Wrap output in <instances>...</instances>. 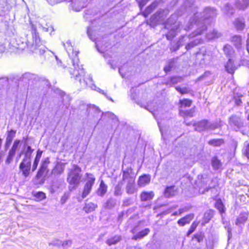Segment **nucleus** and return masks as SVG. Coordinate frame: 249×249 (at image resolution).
Here are the masks:
<instances>
[{
	"mask_svg": "<svg viewBox=\"0 0 249 249\" xmlns=\"http://www.w3.org/2000/svg\"><path fill=\"white\" fill-rule=\"evenodd\" d=\"M193 104V101L188 98L180 99L178 102V105L180 109L183 108L190 107Z\"/></svg>",
	"mask_w": 249,
	"mask_h": 249,
	"instance_id": "a211bd4d",
	"label": "nucleus"
},
{
	"mask_svg": "<svg viewBox=\"0 0 249 249\" xmlns=\"http://www.w3.org/2000/svg\"><path fill=\"white\" fill-rule=\"evenodd\" d=\"M12 140H13V139L6 137L5 143V146L6 147H8L9 146L10 144H11Z\"/></svg>",
	"mask_w": 249,
	"mask_h": 249,
	"instance_id": "49530a36",
	"label": "nucleus"
},
{
	"mask_svg": "<svg viewBox=\"0 0 249 249\" xmlns=\"http://www.w3.org/2000/svg\"><path fill=\"white\" fill-rule=\"evenodd\" d=\"M211 162L213 167L215 170L219 169L222 165L220 160H219L216 156L213 157L212 159Z\"/></svg>",
	"mask_w": 249,
	"mask_h": 249,
	"instance_id": "393cba45",
	"label": "nucleus"
},
{
	"mask_svg": "<svg viewBox=\"0 0 249 249\" xmlns=\"http://www.w3.org/2000/svg\"><path fill=\"white\" fill-rule=\"evenodd\" d=\"M72 241L71 240H65L61 243V246L63 247H69L71 245Z\"/></svg>",
	"mask_w": 249,
	"mask_h": 249,
	"instance_id": "c03bdc74",
	"label": "nucleus"
},
{
	"mask_svg": "<svg viewBox=\"0 0 249 249\" xmlns=\"http://www.w3.org/2000/svg\"><path fill=\"white\" fill-rule=\"evenodd\" d=\"M134 183L127 184L126 187V192L129 195L133 194L136 192V190L134 187Z\"/></svg>",
	"mask_w": 249,
	"mask_h": 249,
	"instance_id": "7c9ffc66",
	"label": "nucleus"
},
{
	"mask_svg": "<svg viewBox=\"0 0 249 249\" xmlns=\"http://www.w3.org/2000/svg\"><path fill=\"white\" fill-rule=\"evenodd\" d=\"M82 169L78 165L74 164L68 173L67 181L73 188H75L80 184L81 178Z\"/></svg>",
	"mask_w": 249,
	"mask_h": 249,
	"instance_id": "f03ea898",
	"label": "nucleus"
},
{
	"mask_svg": "<svg viewBox=\"0 0 249 249\" xmlns=\"http://www.w3.org/2000/svg\"><path fill=\"white\" fill-rule=\"evenodd\" d=\"M247 51L248 52V53H249V40H248L247 41Z\"/></svg>",
	"mask_w": 249,
	"mask_h": 249,
	"instance_id": "603ef678",
	"label": "nucleus"
},
{
	"mask_svg": "<svg viewBox=\"0 0 249 249\" xmlns=\"http://www.w3.org/2000/svg\"><path fill=\"white\" fill-rule=\"evenodd\" d=\"M229 123L231 125H234L238 127L241 125V118L235 115H231L229 118Z\"/></svg>",
	"mask_w": 249,
	"mask_h": 249,
	"instance_id": "f3484780",
	"label": "nucleus"
},
{
	"mask_svg": "<svg viewBox=\"0 0 249 249\" xmlns=\"http://www.w3.org/2000/svg\"><path fill=\"white\" fill-rule=\"evenodd\" d=\"M114 195L115 196H119L121 194V188L119 186H117L115 188L114 191Z\"/></svg>",
	"mask_w": 249,
	"mask_h": 249,
	"instance_id": "a18cd8bd",
	"label": "nucleus"
},
{
	"mask_svg": "<svg viewBox=\"0 0 249 249\" xmlns=\"http://www.w3.org/2000/svg\"><path fill=\"white\" fill-rule=\"evenodd\" d=\"M231 41L233 42L235 46L240 45L242 41L241 37L239 36H232Z\"/></svg>",
	"mask_w": 249,
	"mask_h": 249,
	"instance_id": "2f4dec72",
	"label": "nucleus"
},
{
	"mask_svg": "<svg viewBox=\"0 0 249 249\" xmlns=\"http://www.w3.org/2000/svg\"><path fill=\"white\" fill-rule=\"evenodd\" d=\"M195 214L193 213L188 214L184 217L178 220L177 223L179 226L183 227L185 225L189 224L194 218Z\"/></svg>",
	"mask_w": 249,
	"mask_h": 249,
	"instance_id": "9d476101",
	"label": "nucleus"
},
{
	"mask_svg": "<svg viewBox=\"0 0 249 249\" xmlns=\"http://www.w3.org/2000/svg\"><path fill=\"white\" fill-rule=\"evenodd\" d=\"M198 223L196 221H194L189 229L188 230L187 232V236H189L192 233H193L196 229L197 227L198 226Z\"/></svg>",
	"mask_w": 249,
	"mask_h": 249,
	"instance_id": "c756f323",
	"label": "nucleus"
},
{
	"mask_svg": "<svg viewBox=\"0 0 249 249\" xmlns=\"http://www.w3.org/2000/svg\"><path fill=\"white\" fill-rule=\"evenodd\" d=\"M150 229L148 228H146L140 231H139L138 233L134 235L132 237V239L134 240H137L138 239H141L147 235L150 232Z\"/></svg>",
	"mask_w": 249,
	"mask_h": 249,
	"instance_id": "412c9836",
	"label": "nucleus"
},
{
	"mask_svg": "<svg viewBox=\"0 0 249 249\" xmlns=\"http://www.w3.org/2000/svg\"><path fill=\"white\" fill-rule=\"evenodd\" d=\"M209 122L207 120H201L194 124L196 131L201 132L207 128Z\"/></svg>",
	"mask_w": 249,
	"mask_h": 249,
	"instance_id": "9b49d317",
	"label": "nucleus"
},
{
	"mask_svg": "<svg viewBox=\"0 0 249 249\" xmlns=\"http://www.w3.org/2000/svg\"><path fill=\"white\" fill-rule=\"evenodd\" d=\"M225 143L224 140L223 139H212L208 142V143L213 147H220Z\"/></svg>",
	"mask_w": 249,
	"mask_h": 249,
	"instance_id": "6ab92c4d",
	"label": "nucleus"
},
{
	"mask_svg": "<svg viewBox=\"0 0 249 249\" xmlns=\"http://www.w3.org/2000/svg\"><path fill=\"white\" fill-rule=\"evenodd\" d=\"M195 45L196 44L193 42L187 43L185 46V49L187 50H190L191 48H193Z\"/></svg>",
	"mask_w": 249,
	"mask_h": 249,
	"instance_id": "09e8293b",
	"label": "nucleus"
},
{
	"mask_svg": "<svg viewBox=\"0 0 249 249\" xmlns=\"http://www.w3.org/2000/svg\"><path fill=\"white\" fill-rule=\"evenodd\" d=\"M31 160L30 158H23L19 165V169L24 178L29 177L32 171Z\"/></svg>",
	"mask_w": 249,
	"mask_h": 249,
	"instance_id": "20e7f679",
	"label": "nucleus"
},
{
	"mask_svg": "<svg viewBox=\"0 0 249 249\" xmlns=\"http://www.w3.org/2000/svg\"><path fill=\"white\" fill-rule=\"evenodd\" d=\"M195 110L193 108L188 110L179 109V115L183 118H191L194 116Z\"/></svg>",
	"mask_w": 249,
	"mask_h": 249,
	"instance_id": "dca6fc26",
	"label": "nucleus"
},
{
	"mask_svg": "<svg viewBox=\"0 0 249 249\" xmlns=\"http://www.w3.org/2000/svg\"><path fill=\"white\" fill-rule=\"evenodd\" d=\"M214 215V211L210 209L205 212L202 217V225L208 223L212 219Z\"/></svg>",
	"mask_w": 249,
	"mask_h": 249,
	"instance_id": "ddd939ff",
	"label": "nucleus"
},
{
	"mask_svg": "<svg viewBox=\"0 0 249 249\" xmlns=\"http://www.w3.org/2000/svg\"><path fill=\"white\" fill-rule=\"evenodd\" d=\"M249 213L247 212H241L237 217L235 221L236 225H240L244 224L248 220Z\"/></svg>",
	"mask_w": 249,
	"mask_h": 249,
	"instance_id": "4468645a",
	"label": "nucleus"
},
{
	"mask_svg": "<svg viewBox=\"0 0 249 249\" xmlns=\"http://www.w3.org/2000/svg\"><path fill=\"white\" fill-rule=\"evenodd\" d=\"M208 175L200 174L198 176L197 178L202 184H205V179L207 178Z\"/></svg>",
	"mask_w": 249,
	"mask_h": 249,
	"instance_id": "ea45409f",
	"label": "nucleus"
},
{
	"mask_svg": "<svg viewBox=\"0 0 249 249\" xmlns=\"http://www.w3.org/2000/svg\"><path fill=\"white\" fill-rule=\"evenodd\" d=\"M50 163V159L47 157L41 160L40 166L37 170L35 178L37 180L44 178L48 174V166Z\"/></svg>",
	"mask_w": 249,
	"mask_h": 249,
	"instance_id": "7ed1b4c3",
	"label": "nucleus"
},
{
	"mask_svg": "<svg viewBox=\"0 0 249 249\" xmlns=\"http://www.w3.org/2000/svg\"><path fill=\"white\" fill-rule=\"evenodd\" d=\"M87 80H89V81H92V79L90 78H86Z\"/></svg>",
	"mask_w": 249,
	"mask_h": 249,
	"instance_id": "5fc2aeb1",
	"label": "nucleus"
},
{
	"mask_svg": "<svg viewBox=\"0 0 249 249\" xmlns=\"http://www.w3.org/2000/svg\"><path fill=\"white\" fill-rule=\"evenodd\" d=\"M42 153H43V151L38 149L36 151V154L35 157L40 159L41 158Z\"/></svg>",
	"mask_w": 249,
	"mask_h": 249,
	"instance_id": "3c124183",
	"label": "nucleus"
},
{
	"mask_svg": "<svg viewBox=\"0 0 249 249\" xmlns=\"http://www.w3.org/2000/svg\"><path fill=\"white\" fill-rule=\"evenodd\" d=\"M2 142V140L0 138V149H1Z\"/></svg>",
	"mask_w": 249,
	"mask_h": 249,
	"instance_id": "864d4df0",
	"label": "nucleus"
},
{
	"mask_svg": "<svg viewBox=\"0 0 249 249\" xmlns=\"http://www.w3.org/2000/svg\"><path fill=\"white\" fill-rule=\"evenodd\" d=\"M40 160V159L37 158L36 157L35 158L32 168V171L33 172H34L36 169Z\"/></svg>",
	"mask_w": 249,
	"mask_h": 249,
	"instance_id": "e433bc0d",
	"label": "nucleus"
},
{
	"mask_svg": "<svg viewBox=\"0 0 249 249\" xmlns=\"http://www.w3.org/2000/svg\"><path fill=\"white\" fill-rule=\"evenodd\" d=\"M225 69L228 73L233 75L237 68L234 65L233 61L231 59H229L225 65Z\"/></svg>",
	"mask_w": 249,
	"mask_h": 249,
	"instance_id": "2eb2a0df",
	"label": "nucleus"
},
{
	"mask_svg": "<svg viewBox=\"0 0 249 249\" xmlns=\"http://www.w3.org/2000/svg\"><path fill=\"white\" fill-rule=\"evenodd\" d=\"M248 119L249 120V116L248 117Z\"/></svg>",
	"mask_w": 249,
	"mask_h": 249,
	"instance_id": "e2e57ef3",
	"label": "nucleus"
},
{
	"mask_svg": "<svg viewBox=\"0 0 249 249\" xmlns=\"http://www.w3.org/2000/svg\"><path fill=\"white\" fill-rule=\"evenodd\" d=\"M249 6V0H242L238 4V8L240 10H245Z\"/></svg>",
	"mask_w": 249,
	"mask_h": 249,
	"instance_id": "bb28decb",
	"label": "nucleus"
},
{
	"mask_svg": "<svg viewBox=\"0 0 249 249\" xmlns=\"http://www.w3.org/2000/svg\"><path fill=\"white\" fill-rule=\"evenodd\" d=\"M95 178H90L84 185L82 194V198L86 197L91 192L93 185L95 182Z\"/></svg>",
	"mask_w": 249,
	"mask_h": 249,
	"instance_id": "423d86ee",
	"label": "nucleus"
},
{
	"mask_svg": "<svg viewBox=\"0 0 249 249\" xmlns=\"http://www.w3.org/2000/svg\"><path fill=\"white\" fill-rule=\"evenodd\" d=\"M241 96L242 95L239 96L238 97L234 96L233 98L235 104L237 106H240L242 105V101L240 99Z\"/></svg>",
	"mask_w": 249,
	"mask_h": 249,
	"instance_id": "4c0bfd02",
	"label": "nucleus"
},
{
	"mask_svg": "<svg viewBox=\"0 0 249 249\" xmlns=\"http://www.w3.org/2000/svg\"><path fill=\"white\" fill-rule=\"evenodd\" d=\"M193 239H195L198 243L202 242L203 240V236L199 234H195L193 235Z\"/></svg>",
	"mask_w": 249,
	"mask_h": 249,
	"instance_id": "58836bf2",
	"label": "nucleus"
},
{
	"mask_svg": "<svg viewBox=\"0 0 249 249\" xmlns=\"http://www.w3.org/2000/svg\"><path fill=\"white\" fill-rule=\"evenodd\" d=\"M173 78H174V77H172L171 78V79H173Z\"/></svg>",
	"mask_w": 249,
	"mask_h": 249,
	"instance_id": "680f3d73",
	"label": "nucleus"
},
{
	"mask_svg": "<svg viewBox=\"0 0 249 249\" xmlns=\"http://www.w3.org/2000/svg\"><path fill=\"white\" fill-rule=\"evenodd\" d=\"M32 36L36 46H39V43L41 44L39 34L36 30L32 33Z\"/></svg>",
	"mask_w": 249,
	"mask_h": 249,
	"instance_id": "c85d7f7f",
	"label": "nucleus"
},
{
	"mask_svg": "<svg viewBox=\"0 0 249 249\" xmlns=\"http://www.w3.org/2000/svg\"><path fill=\"white\" fill-rule=\"evenodd\" d=\"M244 155L247 157L248 159H249V143L246 146L244 151Z\"/></svg>",
	"mask_w": 249,
	"mask_h": 249,
	"instance_id": "de8ad7c7",
	"label": "nucleus"
},
{
	"mask_svg": "<svg viewBox=\"0 0 249 249\" xmlns=\"http://www.w3.org/2000/svg\"><path fill=\"white\" fill-rule=\"evenodd\" d=\"M176 90L180 94L184 95L189 93V91L187 88H181L179 87H176Z\"/></svg>",
	"mask_w": 249,
	"mask_h": 249,
	"instance_id": "72a5a7b5",
	"label": "nucleus"
},
{
	"mask_svg": "<svg viewBox=\"0 0 249 249\" xmlns=\"http://www.w3.org/2000/svg\"><path fill=\"white\" fill-rule=\"evenodd\" d=\"M20 141L19 140H16L14 142L13 144L11 147V148L9 151V152H11L13 154H16V151L18 149V145L20 143Z\"/></svg>",
	"mask_w": 249,
	"mask_h": 249,
	"instance_id": "cd10ccee",
	"label": "nucleus"
},
{
	"mask_svg": "<svg viewBox=\"0 0 249 249\" xmlns=\"http://www.w3.org/2000/svg\"><path fill=\"white\" fill-rule=\"evenodd\" d=\"M33 196L37 201H40L46 198L45 193L42 191H38L33 194Z\"/></svg>",
	"mask_w": 249,
	"mask_h": 249,
	"instance_id": "a878e982",
	"label": "nucleus"
},
{
	"mask_svg": "<svg viewBox=\"0 0 249 249\" xmlns=\"http://www.w3.org/2000/svg\"><path fill=\"white\" fill-rule=\"evenodd\" d=\"M142 202H147L151 201L155 197V193L153 191H142L140 195Z\"/></svg>",
	"mask_w": 249,
	"mask_h": 249,
	"instance_id": "1a4fd4ad",
	"label": "nucleus"
},
{
	"mask_svg": "<svg viewBox=\"0 0 249 249\" xmlns=\"http://www.w3.org/2000/svg\"><path fill=\"white\" fill-rule=\"evenodd\" d=\"M107 189V185L103 181H101L99 187L97 190L98 194L100 196H103L106 193Z\"/></svg>",
	"mask_w": 249,
	"mask_h": 249,
	"instance_id": "b1692460",
	"label": "nucleus"
},
{
	"mask_svg": "<svg viewBox=\"0 0 249 249\" xmlns=\"http://www.w3.org/2000/svg\"><path fill=\"white\" fill-rule=\"evenodd\" d=\"M211 189V187L208 188V189H207V190H209V189Z\"/></svg>",
	"mask_w": 249,
	"mask_h": 249,
	"instance_id": "6e6d98bb",
	"label": "nucleus"
},
{
	"mask_svg": "<svg viewBox=\"0 0 249 249\" xmlns=\"http://www.w3.org/2000/svg\"><path fill=\"white\" fill-rule=\"evenodd\" d=\"M211 189V187L208 188V189H207V190H209V189Z\"/></svg>",
	"mask_w": 249,
	"mask_h": 249,
	"instance_id": "4d7b16f0",
	"label": "nucleus"
},
{
	"mask_svg": "<svg viewBox=\"0 0 249 249\" xmlns=\"http://www.w3.org/2000/svg\"><path fill=\"white\" fill-rule=\"evenodd\" d=\"M158 2L156 1L152 2L150 5L147 6L145 10L142 12V15L145 18L151 14L158 6Z\"/></svg>",
	"mask_w": 249,
	"mask_h": 249,
	"instance_id": "f8f14e48",
	"label": "nucleus"
},
{
	"mask_svg": "<svg viewBox=\"0 0 249 249\" xmlns=\"http://www.w3.org/2000/svg\"><path fill=\"white\" fill-rule=\"evenodd\" d=\"M167 39H169V38H168V36H167Z\"/></svg>",
	"mask_w": 249,
	"mask_h": 249,
	"instance_id": "052dcab7",
	"label": "nucleus"
},
{
	"mask_svg": "<svg viewBox=\"0 0 249 249\" xmlns=\"http://www.w3.org/2000/svg\"><path fill=\"white\" fill-rule=\"evenodd\" d=\"M173 67V66L171 64H169L164 67V71L166 73L170 72L172 70Z\"/></svg>",
	"mask_w": 249,
	"mask_h": 249,
	"instance_id": "37998d69",
	"label": "nucleus"
},
{
	"mask_svg": "<svg viewBox=\"0 0 249 249\" xmlns=\"http://www.w3.org/2000/svg\"><path fill=\"white\" fill-rule=\"evenodd\" d=\"M16 134V130L11 129L7 131V137L13 139L15 137Z\"/></svg>",
	"mask_w": 249,
	"mask_h": 249,
	"instance_id": "a19ab883",
	"label": "nucleus"
},
{
	"mask_svg": "<svg viewBox=\"0 0 249 249\" xmlns=\"http://www.w3.org/2000/svg\"><path fill=\"white\" fill-rule=\"evenodd\" d=\"M69 197V195L67 193H65L61 197L60 201L62 204H64L66 202Z\"/></svg>",
	"mask_w": 249,
	"mask_h": 249,
	"instance_id": "79ce46f5",
	"label": "nucleus"
},
{
	"mask_svg": "<svg viewBox=\"0 0 249 249\" xmlns=\"http://www.w3.org/2000/svg\"><path fill=\"white\" fill-rule=\"evenodd\" d=\"M178 192V189L175 185H171L165 188L163 194L165 197L172 198L176 196Z\"/></svg>",
	"mask_w": 249,
	"mask_h": 249,
	"instance_id": "39448f33",
	"label": "nucleus"
},
{
	"mask_svg": "<svg viewBox=\"0 0 249 249\" xmlns=\"http://www.w3.org/2000/svg\"><path fill=\"white\" fill-rule=\"evenodd\" d=\"M151 181V176L148 174H143L139 177L137 184L139 187H144Z\"/></svg>",
	"mask_w": 249,
	"mask_h": 249,
	"instance_id": "0eeeda50",
	"label": "nucleus"
},
{
	"mask_svg": "<svg viewBox=\"0 0 249 249\" xmlns=\"http://www.w3.org/2000/svg\"><path fill=\"white\" fill-rule=\"evenodd\" d=\"M211 189V187L208 188V189H207V190H209V189Z\"/></svg>",
	"mask_w": 249,
	"mask_h": 249,
	"instance_id": "13d9d810",
	"label": "nucleus"
},
{
	"mask_svg": "<svg viewBox=\"0 0 249 249\" xmlns=\"http://www.w3.org/2000/svg\"><path fill=\"white\" fill-rule=\"evenodd\" d=\"M215 187V186H213L212 187V188H214Z\"/></svg>",
	"mask_w": 249,
	"mask_h": 249,
	"instance_id": "bf43d9fd",
	"label": "nucleus"
},
{
	"mask_svg": "<svg viewBox=\"0 0 249 249\" xmlns=\"http://www.w3.org/2000/svg\"><path fill=\"white\" fill-rule=\"evenodd\" d=\"M214 207L222 214L226 212L225 207L221 198H217L215 200Z\"/></svg>",
	"mask_w": 249,
	"mask_h": 249,
	"instance_id": "aec40b11",
	"label": "nucleus"
},
{
	"mask_svg": "<svg viewBox=\"0 0 249 249\" xmlns=\"http://www.w3.org/2000/svg\"><path fill=\"white\" fill-rule=\"evenodd\" d=\"M66 51L72 62V66L70 68L69 72L71 77L75 79L84 76L85 72L82 67L78 64L79 52L74 48L71 42L67 41L64 44Z\"/></svg>",
	"mask_w": 249,
	"mask_h": 249,
	"instance_id": "f257e3e1",
	"label": "nucleus"
},
{
	"mask_svg": "<svg viewBox=\"0 0 249 249\" xmlns=\"http://www.w3.org/2000/svg\"><path fill=\"white\" fill-rule=\"evenodd\" d=\"M231 47L229 45H225L224 47V48H223V50L225 52V53L226 54H229V51L231 49Z\"/></svg>",
	"mask_w": 249,
	"mask_h": 249,
	"instance_id": "8fccbe9b",
	"label": "nucleus"
},
{
	"mask_svg": "<svg viewBox=\"0 0 249 249\" xmlns=\"http://www.w3.org/2000/svg\"><path fill=\"white\" fill-rule=\"evenodd\" d=\"M97 207V205L92 202L85 204L83 207V210L86 213H89L93 212Z\"/></svg>",
	"mask_w": 249,
	"mask_h": 249,
	"instance_id": "4be33fe9",
	"label": "nucleus"
},
{
	"mask_svg": "<svg viewBox=\"0 0 249 249\" xmlns=\"http://www.w3.org/2000/svg\"><path fill=\"white\" fill-rule=\"evenodd\" d=\"M15 154L8 152V156L6 157V159L5 160V163L7 164H9L12 161L14 157L15 156Z\"/></svg>",
	"mask_w": 249,
	"mask_h": 249,
	"instance_id": "c9c22d12",
	"label": "nucleus"
},
{
	"mask_svg": "<svg viewBox=\"0 0 249 249\" xmlns=\"http://www.w3.org/2000/svg\"><path fill=\"white\" fill-rule=\"evenodd\" d=\"M138 3V6L141 10L146 4L150 0H135Z\"/></svg>",
	"mask_w": 249,
	"mask_h": 249,
	"instance_id": "f704fd0d",
	"label": "nucleus"
},
{
	"mask_svg": "<svg viewBox=\"0 0 249 249\" xmlns=\"http://www.w3.org/2000/svg\"><path fill=\"white\" fill-rule=\"evenodd\" d=\"M34 151V149L31 148L30 146L27 147V150L25 152V157L23 158H30L31 160V157L32 153Z\"/></svg>",
	"mask_w": 249,
	"mask_h": 249,
	"instance_id": "473e14b6",
	"label": "nucleus"
},
{
	"mask_svg": "<svg viewBox=\"0 0 249 249\" xmlns=\"http://www.w3.org/2000/svg\"><path fill=\"white\" fill-rule=\"evenodd\" d=\"M130 170V169H127L123 172L122 179L123 182H126L128 184L135 183V177L132 175Z\"/></svg>",
	"mask_w": 249,
	"mask_h": 249,
	"instance_id": "6e6552de",
	"label": "nucleus"
},
{
	"mask_svg": "<svg viewBox=\"0 0 249 249\" xmlns=\"http://www.w3.org/2000/svg\"><path fill=\"white\" fill-rule=\"evenodd\" d=\"M121 240V237L120 235H115L110 238H108L106 241V243L109 246L113 245H115Z\"/></svg>",
	"mask_w": 249,
	"mask_h": 249,
	"instance_id": "5701e85b",
	"label": "nucleus"
}]
</instances>
